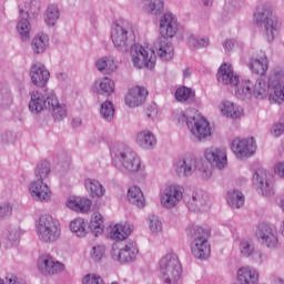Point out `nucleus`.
Returning a JSON list of instances; mask_svg holds the SVG:
<instances>
[{"mask_svg": "<svg viewBox=\"0 0 284 284\" xmlns=\"http://www.w3.org/2000/svg\"><path fill=\"white\" fill-rule=\"evenodd\" d=\"M109 149L112 164L118 172L135 176L138 183H143L148 179V165L136 152L120 142H111Z\"/></svg>", "mask_w": 284, "mask_h": 284, "instance_id": "nucleus-1", "label": "nucleus"}, {"mask_svg": "<svg viewBox=\"0 0 284 284\" xmlns=\"http://www.w3.org/2000/svg\"><path fill=\"white\" fill-rule=\"evenodd\" d=\"M284 72L274 69L270 71L266 78H258L253 84L251 100L264 101L268 99L270 103H284Z\"/></svg>", "mask_w": 284, "mask_h": 284, "instance_id": "nucleus-2", "label": "nucleus"}, {"mask_svg": "<svg viewBox=\"0 0 284 284\" xmlns=\"http://www.w3.org/2000/svg\"><path fill=\"white\" fill-rule=\"evenodd\" d=\"M216 79L222 85H230L234 89V94L240 101H252V90L256 80L250 78L240 79L234 72V67L230 62L220 65Z\"/></svg>", "mask_w": 284, "mask_h": 284, "instance_id": "nucleus-3", "label": "nucleus"}, {"mask_svg": "<svg viewBox=\"0 0 284 284\" xmlns=\"http://www.w3.org/2000/svg\"><path fill=\"white\" fill-rule=\"evenodd\" d=\"M171 119L175 125L183 128L186 125L190 134L197 141H205L212 136V125L210 121L203 115L183 111V109H175L172 112Z\"/></svg>", "mask_w": 284, "mask_h": 284, "instance_id": "nucleus-4", "label": "nucleus"}, {"mask_svg": "<svg viewBox=\"0 0 284 284\" xmlns=\"http://www.w3.org/2000/svg\"><path fill=\"white\" fill-rule=\"evenodd\" d=\"M272 14H274V6L270 2L257 4L253 13V19L257 26L264 23V39L267 43H272L281 34L282 28L278 19L272 18Z\"/></svg>", "mask_w": 284, "mask_h": 284, "instance_id": "nucleus-5", "label": "nucleus"}, {"mask_svg": "<svg viewBox=\"0 0 284 284\" xmlns=\"http://www.w3.org/2000/svg\"><path fill=\"white\" fill-rule=\"evenodd\" d=\"M173 170L180 178L192 176L196 170L204 181L212 178V169L204 164L203 161L196 160V158L190 153L175 160Z\"/></svg>", "mask_w": 284, "mask_h": 284, "instance_id": "nucleus-6", "label": "nucleus"}, {"mask_svg": "<svg viewBox=\"0 0 284 284\" xmlns=\"http://www.w3.org/2000/svg\"><path fill=\"white\" fill-rule=\"evenodd\" d=\"M158 272L161 281L166 284H176L181 281L183 268L181 261L174 252H169L161 257L158 264Z\"/></svg>", "mask_w": 284, "mask_h": 284, "instance_id": "nucleus-7", "label": "nucleus"}, {"mask_svg": "<svg viewBox=\"0 0 284 284\" xmlns=\"http://www.w3.org/2000/svg\"><path fill=\"white\" fill-rule=\"evenodd\" d=\"M110 37L118 52H128L132 47V38L134 37L132 24L125 20H116L111 26Z\"/></svg>", "mask_w": 284, "mask_h": 284, "instance_id": "nucleus-8", "label": "nucleus"}, {"mask_svg": "<svg viewBox=\"0 0 284 284\" xmlns=\"http://www.w3.org/2000/svg\"><path fill=\"white\" fill-rule=\"evenodd\" d=\"M129 49L133 68H136L138 70H143V68L154 70V67L156 65V53L151 44L135 43Z\"/></svg>", "mask_w": 284, "mask_h": 284, "instance_id": "nucleus-9", "label": "nucleus"}, {"mask_svg": "<svg viewBox=\"0 0 284 284\" xmlns=\"http://www.w3.org/2000/svg\"><path fill=\"white\" fill-rule=\"evenodd\" d=\"M36 232L42 243H54L61 239V224L52 215L42 214L36 221Z\"/></svg>", "mask_w": 284, "mask_h": 284, "instance_id": "nucleus-10", "label": "nucleus"}, {"mask_svg": "<svg viewBox=\"0 0 284 284\" xmlns=\"http://www.w3.org/2000/svg\"><path fill=\"white\" fill-rule=\"evenodd\" d=\"M185 189L181 184H166L160 191V205L163 210H174L183 201Z\"/></svg>", "mask_w": 284, "mask_h": 284, "instance_id": "nucleus-11", "label": "nucleus"}, {"mask_svg": "<svg viewBox=\"0 0 284 284\" xmlns=\"http://www.w3.org/2000/svg\"><path fill=\"white\" fill-rule=\"evenodd\" d=\"M136 256H139V245H136V242L128 241L121 245L114 243L111 246V258L121 265L134 263Z\"/></svg>", "mask_w": 284, "mask_h": 284, "instance_id": "nucleus-12", "label": "nucleus"}, {"mask_svg": "<svg viewBox=\"0 0 284 284\" xmlns=\"http://www.w3.org/2000/svg\"><path fill=\"white\" fill-rule=\"evenodd\" d=\"M256 140L252 136L248 138H234L231 142V151L234 156L243 161L256 154Z\"/></svg>", "mask_w": 284, "mask_h": 284, "instance_id": "nucleus-13", "label": "nucleus"}, {"mask_svg": "<svg viewBox=\"0 0 284 284\" xmlns=\"http://www.w3.org/2000/svg\"><path fill=\"white\" fill-rule=\"evenodd\" d=\"M252 183L256 190L262 196H265L266 199H270V196H274L275 189H274V182L270 180V173H267V170L265 169H257L252 178Z\"/></svg>", "mask_w": 284, "mask_h": 284, "instance_id": "nucleus-14", "label": "nucleus"}, {"mask_svg": "<svg viewBox=\"0 0 284 284\" xmlns=\"http://www.w3.org/2000/svg\"><path fill=\"white\" fill-rule=\"evenodd\" d=\"M211 252L212 247L207 241V235L202 229L197 230V234H195L193 241L191 242L192 256H194V258H199L200 261H205V258H210Z\"/></svg>", "mask_w": 284, "mask_h": 284, "instance_id": "nucleus-15", "label": "nucleus"}, {"mask_svg": "<svg viewBox=\"0 0 284 284\" xmlns=\"http://www.w3.org/2000/svg\"><path fill=\"white\" fill-rule=\"evenodd\" d=\"M255 236L260 243L270 250L278 247V232L272 224L261 223L255 231Z\"/></svg>", "mask_w": 284, "mask_h": 284, "instance_id": "nucleus-16", "label": "nucleus"}, {"mask_svg": "<svg viewBox=\"0 0 284 284\" xmlns=\"http://www.w3.org/2000/svg\"><path fill=\"white\" fill-rule=\"evenodd\" d=\"M54 95V91H50L47 94H43L39 90H33L29 93L30 100L28 103L29 112L31 114H41L50 108V98Z\"/></svg>", "mask_w": 284, "mask_h": 284, "instance_id": "nucleus-17", "label": "nucleus"}, {"mask_svg": "<svg viewBox=\"0 0 284 284\" xmlns=\"http://www.w3.org/2000/svg\"><path fill=\"white\" fill-rule=\"evenodd\" d=\"M38 271L43 274V276H55L65 272V264L59 262L52 257L50 254L41 255L38 258Z\"/></svg>", "mask_w": 284, "mask_h": 284, "instance_id": "nucleus-18", "label": "nucleus"}, {"mask_svg": "<svg viewBox=\"0 0 284 284\" xmlns=\"http://www.w3.org/2000/svg\"><path fill=\"white\" fill-rule=\"evenodd\" d=\"M28 192L37 203H50L52 201V189L41 180H33L29 183Z\"/></svg>", "mask_w": 284, "mask_h": 284, "instance_id": "nucleus-19", "label": "nucleus"}, {"mask_svg": "<svg viewBox=\"0 0 284 284\" xmlns=\"http://www.w3.org/2000/svg\"><path fill=\"white\" fill-rule=\"evenodd\" d=\"M204 159L217 170H225L227 168V151L221 146H207L204 149Z\"/></svg>", "mask_w": 284, "mask_h": 284, "instance_id": "nucleus-20", "label": "nucleus"}, {"mask_svg": "<svg viewBox=\"0 0 284 284\" xmlns=\"http://www.w3.org/2000/svg\"><path fill=\"white\" fill-rule=\"evenodd\" d=\"M159 32L163 39H173L179 32V19L172 12H165L159 21Z\"/></svg>", "mask_w": 284, "mask_h": 284, "instance_id": "nucleus-21", "label": "nucleus"}, {"mask_svg": "<svg viewBox=\"0 0 284 284\" xmlns=\"http://www.w3.org/2000/svg\"><path fill=\"white\" fill-rule=\"evenodd\" d=\"M217 110L224 119H231L232 121H241L245 116V109L231 100H222L217 105Z\"/></svg>", "mask_w": 284, "mask_h": 284, "instance_id": "nucleus-22", "label": "nucleus"}, {"mask_svg": "<svg viewBox=\"0 0 284 284\" xmlns=\"http://www.w3.org/2000/svg\"><path fill=\"white\" fill-rule=\"evenodd\" d=\"M29 77L31 79V83L36 85V88H45V85H48V81H50V71L45 68V64L34 62L29 69Z\"/></svg>", "mask_w": 284, "mask_h": 284, "instance_id": "nucleus-23", "label": "nucleus"}, {"mask_svg": "<svg viewBox=\"0 0 284 284\" xmlns=\"http://www.w3.org/2000/svg\"><path fill=\"white\" fill-rule=\"evenodd\" d=\"M191 212H205L212 207V197L205 191H195L187 202Z\"/></svg>", "mask_w": 284, "mask_h": 284, "instance_id": "nucleus-24", "label": "nucleus"}, {"mask_svg": "<svg viewBox=\"0 0 284 284\" xmlns=\"http://www.w3.org/2000/svg\"><path fill=\"white\" fill-rule=\"evenodd\" d=\"M248 70H251L252 74L265 77V74H267V70H270V60L267 59V54H265L264 51L254 53L250 59Z\"/></svg>", "mask_w": 284, "mask_h": 284, "instance_id": "nucleus-25", "label": "nucleus"}, {"mask_svg": "<svg viewBox=\"0 0 284 284\" xmlns=\"http://www.w3.org/2000/svg\"><path fill=\"white\" fill-rule=\"evenodd\" d=\"M134 232V226L128 222H120L109 226L111 241H125Z\"/></svg>", "mask_w": 284, "mask_h": 284, "instance_id": "nucleus-26", "label": "nucleus"}, {"mask_svg": "<svg viewBox=\"0 0 284 284\" xmlns=\"http://www.w3.org/2000/svg\"><path fill=\"white\" fill-rule=\"evenodd\" d=\"M65 205L69 210H72V212L88 214V212L92 210V200L85 196L72 195L68 197Z\"/></svg>", "mask_w": 284, "mask_h": 284, "instance_id": "nucleus-27", "label": "nucleus"}, {"mask_svg": "<svg viewBox=\"0 0 284 284\" xmlns=\"http://www.w3.org/2000/svg\"><path fill=\"white\" fill-rule=\"evenodd\" d=\"M145 99H148V89L134 87L128 91L124 101L128 108H139L142 103H145Z\"/></svg>", "mask_w": 284, "mask_h": 284, "instance_id": "nucleus-28", "label": "nucleus"}, {"mask_svg": "<svg viewBox=\"0 0 284 284\" xmlns=\"http://www.w3.org/2000/svg\"><path fill=\"white\" fill-rule=\"evenodd\" d=\"M134 141L141 150H154L156 148V135L149 129L138 131Z\"/></svg>", "mask_w": 284, "mask_h": 284, "instance_id": "nucleus-29", "label": "nucleus"}, {"mask_svg": "<svg viewBox=\"0 0 284 284\" xmlns=\"http://www.w3.org/2000/svg\"><path fill=\"white\" fill-rule=\"evenodd\" d=\"M49 112H51L52 118L55 122L63 121V119H68V105L65 103H61L57 93H53L49 98Z\"/></svg>", "mask_w": 284, "mask_h": 284, "instance_id": "nucleus-30", "label": "nucleus"}, {"mask_svg": "<svg viewBox=\"0 0 284 284\" xmlns=\"http://www.w3.org/2000/svg\"><path fill=\"white\" fill-rule=\"evenodd\" d=\"M237 281L241 284H258L261 274L254 266H242L236 272Z\"/></svg>", "mask_w": 284, "mask_h": 284, "instance_id": "nucleus-31", "label": "nucleus"}, {"mask_svg": "<svg viewBox=\"0 0 284 284\" xmlns=\"http://www.w3.org/2000/svg\"><path fill=\"white\" fill-rule=\"evenodd\" d=\"M95 68L104 74H114L119 70V60L114 55H103L95 61Z\"/></svg>", "mask_w": 284, "mask_h": 284, "instance_id": "nucleus-32", "label": "nucleus"}, {"mask_svg": "<svg viewBox=\"0 0 284 284\" xmlns=\"http://www.w3.org/2000/svg\"><path fill=\"white\" fill-rule=\"evenodd\" d=\"M116 85L114 84V80L104 77L99 80H97L92 85V92L94 94H101L104 97H111L114 94Z\"/></svg>", "mask_w": 284, "mask_h": 284, "instance_id": "nucleus-33", "label": "nucleus"}, {"mask_svg": "<svg viewBox=\"0 0 284 284\" xmlns=\"http://www.w3.org/2000/svg\"><path fill=\"white\" fill-rule=\"evenodd\" d=\"M69 230L77 239H85L90 231L88 229V220L84 217H75L69 223Z\"/></svg>", "mask_w": 284, "mask_h": 284, "instance_id": "nucleus-34", "label": "nucleus"}, {"mask_svg": "<svg viewBox=\"0 0 284 284\" xmlns=\"http://www.w3.org/2000/svg\"><path fill=\"white\" fill-rule=\"evenodd\" d=\"M48 48H50V36L48 33L40 32L32 38L31 50L33 54H44Z\"/></svg>", "mask_w": 284, "mask_h": 284, "instance_id": "nucleus-35", "label": "nucleus"}, {"mask_svg": "<svg viewBox=\"0 0 284 284\" xmlns=\"http://www.w3.org/2000/svg\"><path fill=\"white\" fill-rule=\"evenodd\" d=\"M84 189L92 199H103L105 196V186L97 179L87 178L84 180Z\"/></svg>", "mask_w": 284, "mask_h": 284, "instance_id": "nucleus-36", "label": "nucleus"}, {"mask_svg": "<svg viewBox=\"0 0 284 284\" xmlns=\"http://www.w3.org/2000/svg\"><path fill=\"white\" fill-rule=\"evenodd\" d=\"M89 234H93V236H101L103 234V230H105V219L99 212H94L90 221L88 222Z\"/></svg>", "mask_w": 284, "mask_h": 284, "instance_id": "nucleus-37", "label": "nucleus"}, {"mask_svg": "<svg viewBox=\"0 0 284 284\" xmlns=\"http://www.w3.org/2000/svg\"><path fill=\"white\" fill-rule=\"evenodd\" d=\"M126 199L131 205L143 210L145 207V195L143 194V190L138 185H132L129 187L126 193Z\"/></svg>", "mask_w": 284, "mask_h": 284, "instance_id": "nucleus-38", "label": "nucleus"}, {"mask_svg": "<svg viewBox=\"0 0 284 284\" xmlns=\"http://www.w3.org/2000/svg\"><path fill=\"white\" fill-rule=\"evenodd\" d=\"M42 19L47 28H54L57 23H59V19H61V11L59 10V6L49 4L42 13Z\"/></svg>", "mask_w": 284, "mask_h": 284, "instance_id": "nucleus-39", "label": "nucleus"}, {"mask_svg": "<svg viewBox=\"0 0 284 284\" xmlns=\"http://www.w3.org/2000/svg\"><path fill=\"white\" fill-rule=\"evenodd\" d=\"M16 30L22 43H28V41H30L32 24L30 23V20H28V18H21L17 22Z\"/></svg>", "mask_w": 284, "mask_h": 284, "instance_id": "nucleus-40", "label": "nucleus"}, {"mask_svg": "<svg viewBox=\"0 0 284 284\" xmlns=\"http://www.w3.org/2000/svg\"><path fill=\"white\" fill-rule=\"evenodd\" d=\"M226 203L233 210H241L245 205V195L239 190H231L226 193Z\"/></svg>", "mask_w": 284, "mask_h": 284, "instance_id": "nucleus-41", "label": "nucleus"}, {"mask_svg": "<svg viewBox=\"0 0 284 284\" xmlns=\"http://www.w3.org/2000/svg\"><path fill=\"white\" fill-rule=\"evenodd\" d=\"M108 248L105 244H92L88 250V256L92 263H103Z\"/></svg>", "mask_w": 284, "mask_h": 284, "instance_id": "nucleus-42", "label": "nucleus"}, {"mask_svg": "<svg viewBox=\"0 0 284 284\" xmlns=\"http://www.w3.org/2000/svg\"><path fill=\"white\" fill-rule=\"evenodd\" d=\"M143 10L148 14L159 17L160 14H163V10H165V0H145Z\"/></svg>", "mask_w": 284, "mask_h": 284, "instance_id": "nucleus-43", "label": "nucleus"}, {"mask_svg": "<svg viewBox=\"0 0 284 284\" xmlns=\"http://www.w3.org/2000/svg\"><path fill=\"white\" fill-rule=\"evenodd\" d=\"M52 173V165L50 164V161L48 160H41L36 169H34V176L36 181H48V178Z\"/></svg>", "mask_w": 284, "mask_h": 284, "instance_id": "nucleus-44", "label": "nucleus"}, {"mask_svg": "<svg viewBox=\"0 0 284 284\" xmlns=\"http://www.w3.org/2000/svg\"><path fill=\"white\" fill-rule=\"evenodd\" d=\"M186 43L191 48H195L196 50L201 48H207L210 45V38L204 36H199L196 33H187Z\"/></svg>", "mask_w": 284, "mask_h": 284, "instance_id": "nucleus-45", "label": "nucleus"}, {"mask_svg": "<svg viewBox=\"0 0 284 284\" xmlns=\"http://www.w3.org/2000/svg\"><path fill=\"white\" fill-rule=\"evenodd\" d=\"M23 233L19 226L9 227L6 234L8 247H17L19 245V239L23 236Z\"/></svg>", "mask_w": 284, "mask_h": 284, "instance_id": "nucleus-46", "label": "nucleus"}, {"mask_svg": "<svg viewBox=\"0 0 284 284\" xmlns=\"http://www.w3.org/2000/svg\"><path fill=\"white\" fill-rule=\"evenodd\" d=\"M114 103L112 101L106 100L100 106V116L106 123H112L114 121Z\"/></svg>", "mask_w": 284, "mask_h": 284, "instance_id": "nucleus-47", "label": "nucleus"}, {"mask_svg": "<svg viewBox=\"0 0 284 284\" xmlns=\"http://www.w3.org/2000/svg\"><path fill=\"white\" fill-rule=\"evenodd\" d=\"M155 48L162 61H170L174 57V47L170 42H160Z\"/></svg>", "mask_w": 284, "mask_h": 284, "instance_id": "nucleus-48", "label": "nucleus"}, {"mask_svg": "<svg viewBox=\"0 0 284 284\" xmlns=\"http://www.w3.org/2000/svg\"><path fill=\"white\" fill-rule=\"evenodd\" d=\"M174 97L175 101H179V103H185L190 101V99H194L196 92L192 90V88L180 87L175 90Z\"/></svg>", "mask_w": 284, "mask_h": 284, "instance_id": "nucleus-49", "label": "nucleus"}, {"mask_svg": "<svg viewBox=\"0 0 284 284\" xmlns=\"http://www.w3.org/2000/svg\"><path fill=\"white\" fill-rule=\"evenodd\" d=\"M240 252L242 256H252V254H254V242H252L250 239L241 240Z\"/></svg>", "mask_w": 284, "mask_h": 284, "instance_id": "nucleus-50", "label": "nucleus"}, {"mask_svg": "<svg viewBox=\"0 0 284 284\" xmlns=\"http://www.w3.org/2000/svg\"><path fill=\"white\" fill-rule=\"evenodd\" d=\"M13 212L14 207L12 206V203H10L9 201L0 203V221H6L10 219Z\"/></svg>", "mask_w": 284, "mask_h": 284, "instance_id": "nucleus-51", "label": "nucleus"}, {"mask_svg": "<svg viewBox=\"0 0 284 284\" xmlns=\"http://www.w3.org/2000/svg\"><path fill=\"white\" fill-rule=\"evenodd\" d=\"M149 230L151 234H161L163 232V222L154 215L149 217Z\"/></svg>", "mask_w": 284, "mask_h": 284, "instance_id": "nucleus-52", "label": "nucleus"}, {"mask_svg": "<svg viewBox=\"0 0 284 284\" xmlns=\"http://www.w3.org/2000/svg\"><path fill=\"white\" fill-rule=\"evenodd\" d=\"M82 284H105V282L103 281V277H101V275L95 273H89L82 277Z\"/></svg>", "mask_w": 284, "mask_h": 284, "instance_id": "nucleus-53", "label": "nucleus"}, {"mask_svg": "<svg viewBox=\"0 0 284 284\" xmlns=\"http://www.w3.org/2000/svg\"><path fill=\"white\" fill-rule=\"evenodd\" d=\"M271 135L278 138L284 134V122L274 123L270 130Z\"/></svg>", "mask_w": 284, "mask_h": 284, "instance_id": "nucleus-54", "label": "nucleus"}, {"mask_svg": "<svg viewBox=\"0 0 284 284\" xmlns=\"http://www.w3.org/2000/svg\"><path fill=\"white\" fill-rule=\"evenodd\" d=\"M225 54H230V52H234L236 50V40L234 39H226L222 43Z\"/></svg>", "mask_w": 284, "mask_h": 284, "instance_id": "nucleus-55", "label": "nucleus"}, {"mask_svg": "<svg viewBox=\"0 0 284 284\" xmlns=\"http://www.w3.org/2000/svg\"><path fill=\"white\" fill-rule=\"evenodd\" d=\"M0 284H26V281L19 278L17 275H7L6 281L0 277Z\"/></svg>", "mask_w": 284, "mask_h": 284, "instance_id": "nucleus-56", "label": "nucleus"}, {"mask_svg": "<svg viewBox=\"0 0 284 284\" xmlns=\"http://www.w3.org/2000/svg\"><path fill=\"white\" fill-rule=\"evenodd\" d=\"M34 3H37L36 0H33L31 2H26L24 4L19 2L20 14H30V12H32V6H34Z\"/></svg>", "mask_w": 284, "mask_h": 284, "instance_id": "nucleus-57", "label": "nucleus"}, {"mask_svg": "<svg viewBox=\"0 0 284 284\" xmlns=\"http://www.w3.org/2000/svg\"><path fill=\"white\" fill-rule=\"evenodd\" d=\"M273 172L275 176L284 180V162L275 163V165L273 166Z\"/></svg>", "mask_w": 284, "mask_h": 284, "instance_id": "nucleus-58", "label": "nucleus"}, {"mask_svg": "<svg viewBox=\"0 0 284 284\" xmlns=\"http://www.w3.org/2000/svg\"><path fill=\"white\" fill-rule=\"evenodd\" d=\"M55 77L60 82L68 81V73L65 72H58Z\"/></svg>", "mask_w": 284, "mask_h": 284, "instance_id": "nucleus-59", "label": "nucleus"}, {"mask_svg": "<svg viewBox=\"0 0 284 284\" xmlns=\"http://www.w3.org/2000/svg\"><path fill=\"white\" fill-rule=\"evenodd\" d=\"M273 284H284V278L283 277H275L273 281H272Z\"/></svg>", "mask_w": 284, "mask_h": 284, "instance_id": "nucleus-60", "label": "nucleus"}, {"mask_svg": "<svg viewBox=\"0 0 284 284\" xmlns=\"http://www.w3.org/2000/svg\"><path fill=\"white\" fill-rule=\"evenodd\" d=\"M192 74V72L190 71V69H184L183 70V77L185 78V79H187V77H190Z\"/></svg>", "mask_w": 284, "mask_h": 284, "instance_id": "nucleus-61", "label": "nucleus"}, {"mask_svg": "<svg viewBox=\"0 0 284 284\" xmlns=\"http://www.w3.org/2000/svg\"><path fill=\"white\" fill-rule=\"evenodd\" d=\"M204 6H212L213 0H202Z\"/></svg>", "mask_w": 284, "mask_h": 284, "instance_id": "nucleus-62", "label": "nucleus"}, {"mask_svg": "<svg viewBox=\"0 0 284 284\" xmlns=\"http://www.w3.org/2000/svg\"><path fill=\"white\" fill-rule=\"evenodd\" d=\"M280 207H281L282 212H284V199L281 200V202H280Z\"/></svg>", "mask_w": 284, "mask_h": 284, "instance_id": "nucleus-63", "label": "nucleus"}, {"mask_svg": "<svg viewBox=\"0 0 284 284\" xmlns=\"http://www.w3.org/2000/svg\"><path fill=\"white\" fill-rule=\"evenodd\" d=\"M111 284H119V282H112Z\"/></svg>", "mask_w": 284, "mask_h": 284, "instance_id": "nucleus-64", "label": "nucleus"}]
</instances>
